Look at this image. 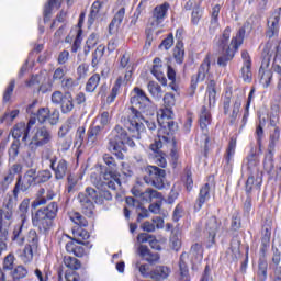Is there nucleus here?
I'll use <instances>...</instances> for the list:
<instances>
[{
    "instance_id": "obj_1",
    "label": "nucleus",
    "mask_w": 281,
    "mask_h": 281,
    "mask_svg": "<svg viewBox=\"0 0 281 281\" xmlns=\"http://www.w3.org/2000/svg\"><path fill=\"white\" fill-rule=\"evenodd\" d=\"M132 106L130 108V113L127 115V120L124 122V127L128 131L130 136L135 139H139V135L144 133V115L142 113H147L148 109H150V98L139 87H134L132 90V97L130 99Z\"/></svg>"
},
{
    "instance_id": "obj_2",
    "label": "nucleus",
    "mask_w": 281,
    "mask_h": 281,
    "mask_svg": "<svg viewBox=\"0 0 281 281\" xmlns=\"http://www.w3.org/2000/svg\"><path fill=\"white\" fill-rule=\"evenodd\" d=\"M247 27H249V22H246L236 33V36L232 37V26H226L222 34L217 37V47L222 49V56L217 58L218 67H225L227 63L234 60V56L243 43H245V34H247ZM229 38L231 43H229Z\"/></svg>"
},
{
    "instance_id": "obj_3",
    "label": "nucleus",
    "mask_w": 281,
    "mask_h": 281,
    "mask_svg": "<svg viewBox=\"0 0 281 281\" xmlns=\"http://www.w3.org/2000/svg\"><path fill=\"white\" fill-rule=\"evenodd\" d=\"M164 115H166V112H160V127L158 128L154 143L149 145V149L153 153L151 159H154V164L159 168H166L168 166L166 154L161 151V148H164V144H170L172 135L178 128L177 124L172 123V121L168 122V119H164Z\"/></svg>"
},
{
    "instance_id": "obj_4",
    "label": "nucleus",
    "mask_w": 281,
    "mask_h": 281,
    "mask_svg": "<svg viewBox=\"0 0 281 281\" xmlns=\"http://www.w3.org/2000/svg\"><path fill=\"white\" fill-rule=\"evenodd\" d=\"M103 164H97L94 171L90 175V181L97 188H102V186H108L110 190H117V186L121 184L117 178V160L111 154L102 155ZM117 183V184H116Z\"/></svg>"
},
{
    "instance_id": "obj_5",
    "label": "nucleus",
    "mask_w": 281,
    "mask_h": 281,
    "mask_svg": "<svg viewBox=\"0 0 281 281\" xmlns=\"http://www.w3.org/2000/svg\"><path fill=\"white\" fill-rule=\"evenodd\" d=\"M259 164L260 160H258V156H256V154H250L247 157L248 179L245 183L246 200L243 204L244 216H249V214H251V210H254L251 192H254V190L260 192V188H262V173H260V168L258 167Z\"/></svg>"
},
{
    "instance_id": "obj_6",
    "label": "nucleus",
    "mask_w": 281,
    "mask_h": 281,
    "mask_svg": "<svg viewBox=\"0 0 281 281\" xmlns=\"http://www.w3.org/2000/svg\"><path fill=\"white\" fill-rule=\"evenodd\" d=\"M60 206L58 202H50L46 206H42L32 215V225L44 236H48L55 227V221L58 218Z\"/></svg>"
},
{
    "instance_id": "obj_7",
    "label": "nucleus",
    "mask_w": 281,
    "mask_h": 281,
    "mask_svg": "<svg viewBox=\"0 0 281 281\" xmlns=\"http://www.w3.org/2000/svg\"><path fill=\"white\" fill-rule=\"evenodd\" d=\"M50 179L52 171L49 169L40 170L37 173L36 169H29L23 176H18L12 194L14 199H19V194H21V192H27L32 186L47 183Z\"/></svg>"
},
{
    "instance_id": "obj_8",
    "label": "nucleus",
    "mask_w": 281,
    "mask_h": 281,
    "mask_svg": "<svg viewBox=\"0 0 281 281\" xmlns=\"http://www.w3.org/2000/svg\"><path fill=\"white\" fill-rule=\"evenodd\" d=\"M126 144L128 146H135V142L131 139L128 133L121 125H116L108 139V150L113 153L119 161H123L124 153L126 150Z\"/></svg>"
},
{
    "instance_id": "obj_9",
    "label": "nucleus",
    "mask_w": 281,
    "mask_h": 281,
    "mask_svg": "<svg viewBox=\"0 0 281 281\" xmlns=\"http://www.w3.org/2000/svg\"><path fill=\"white\" fill-rule=\"evenodd\" d=\"M222 104L224 115H228L229 125H236L238 122V114L240 113V108L243 106V97H240V94H234L232 92V88H228L225 91Z\"/></svg>"
},
{
    "instance_id": "obj_10",
    "label": "nucleus",
    "mask_w": 281,
    "mask_h": 281,
    "mask_svg": "<svg viewBox=\"0 0 281 281\" xmlns=\"http://www.w3.org/2000/svg\"><path fill=\"white\" fill-rule=\"evenodd\" d=\"M133 78V70H126L124 77L119 76L116 80L114 81L110 93L106 95V91L109 89V86L106 83L101 85L99 88L98 95L100 98H105L106 104H113L115 102L117 95L122 93V87H126L131 82V79Z\"/></svg>"
},
{
    "instance_id": "obj_11",
    "label": "nucleus",
    "mask_w": 281,
    "mask_h": 281,
    "mask_svg": "<svg viewBox=\"0 0 281 281\" xmlns=\"http://www.w3.org/2000/svg\"><path fill=\"white\" fill-rule=\"evenodd\" d=\"M271 56H273V42L268 41L261 53V66L259 68V82L267 89L273 80V71L271 70Z\"/></svg>"
},
{
    "instance_id": "obj_12",
    "label": "nucleus",
    "mask_w": 281,
    "mask_h": 281,
    "mask_svg": "<svg viewBox=\"0 0 281 281\" xmlns=\"http://www.w3.org/2000/svg\"><path fill=\"white\" fill-rule=\"evenodd\" d=\"M52 139H54V135L49 127L44 125L35 128L27 145L29 155H36V150L44 146H49Z\"/></svg>"
},
{
    "instance_id": "obj_13",
    "label": "nucleus",
    "mask_w": 281,
    "mask_h": 281,
    "mask_svg": "<svg viewBox=\"0 0 281 281\" xmlns=\"http://www.w3.org/2000/svg\"><path fill=\"white\" fill-rule=\"evenodd\" d=\"M69 216L70 221L75 223V226L71 229L72 237L68 236V238L77 243H87L86 240L91 238V234H89V231L85 228L89 227V221H87V217L82 216V214L78 212H71Z\"/></svg>"
},
{
    "instance_id": "obj_14",
    "label": "nucleus",
    "mask_w": 281,
    "mask_h": 281,
    "mask_svg": "<svg viewBox=\"0 0 281 281\" xmlns=\"http://www.w3.org/2000/svg\"><path fill=\"white\" fill-rule=\"evenodd\" d=\"M198 124L202 131L204 139V157L210 153V126L212 125V111L210 108L202 105L198 113Z\"/></svg>"
},
{
    "instance_id": "obj_15",
    "label": "nucleus",
    "mask_w": 281,
    "mask_h": 281,
    "mask_svg": "<svg viewBox=\"0 0 281 281\" xmlns=\"http://www.w3.org/2000/svg\"><path fill=\"white\" fill-rule=\"evenodd\" d=\"M144 181L147 186H153L156 190L166 188V171L157 166L149 165L145 168Z\"/></svg>"
},
{
    "instance_id": "obj_16",
    "label": "nucleus",
    "mask_w": 281,
    "mask_h": 281,
    "mask_svg": "<svg viewBox=\"0 0 281 281\" xmlns=\"http://www.w3.org/2000/svg\"><path fill=\"white\" fill-rule=\"evenodd\" d=\"M50 102L56 106H60V111L64 115L74 111V95L69 91L63 92L55 90L50 95Z\"/></svg>"
},
{
    "instance_id": "obj_17",
    "label": "nucleus",
    "mask_w": 281,
    "mask_h": 281,
    "mask_svg": "<svg viewBox=\"0 0 281 281\" xmlns=\"http://www.w3.org/2000/svg\"><path fill=\"white\" fill-rule=\"evenodd\" d=\"M210 69H212V53H207L201 63L196 76L191 77V89L196 91V87L199 82H203L205 78H207V74H210Z\"/></svg>"
},
{
    "instance_id": "obj_18",
    "label": "nucleus",
    "mask_w": 281,
    "mask_h": 281,
    "mask_svg": "<svg viewBox=\"0 0 281 281\" xmlns=\"http://www.w3.org/2000/svg\"><path fill=\"white\" fill-rule=\"evenodd\" d=\"M34 115L33 119H35V123L36 120L40 124L48 122L50 126H56L60 120V111H58V109L50 111L49 108H40Z\"/></svg>"
},
{
    "instance_id": "obj_19",
    "label": "nucleus",
    "mask_w": 281,
    "mask_h": 281,
    "mask_svg": "<svg viewBox=\"0 0 281 281\" xmlns=\"http://www.w3.org/2000/svg\"><path fill=\"white\" fill-rule=\"evenodd\" d=\"M280 24H281V7L273 10L270 13L267 20V38H273L274 36H279L280 34Z\"/></svg>"
},
{
    "instance_id": "obj_20",
    "label": "nucleus",
    "mask_w": 281,
    "mask_h": 281,
    "mask_svg": "<svg viewBox=\"0 0 281 281\" xmlns=\"http://www.w3.org/2000/svg\"><path fill=\"white\" fill-rule=\"evenodd\" d=\"M36 124V119H30L27 124L21 122L16 123L11 130V135L15 142H27V137H30V131H32V126Z\"/></svg>"
},
{
    "instance_id": "obj_21",
    "label": "nucleus",
    "mask_w": 281,
    "mask_h": 281,
    "mask_svg": "<svg viewBox=\"0 0 281 281\" xmlns=\"http://www.w3.org/2000/svg\"><path fill=\"white\" fill-rule=\"evenodd\" d=\"M273 227V221L271 217H266L261 225V256H267L269 247H271V232Z\"/></svg>"
},
{
    "instance_id": "obj_22",
    "label": "nucleus",
    "mask_w": 281,
    "mask_h": 281,
    "mask_svg": "<svg viewBox=\"0 0 281 281\" xmlns=\"http://www.w3.org/2000/svg\"><path fill=\"white\" fill-rule=\"evenodd\" d=\"M164 104H165V108L162 109H159L158 112H157V122L159 124V119L161 117V113H165L162 114V117L165 120H168V122H172V124H177V122H175V120H172V106H175V104H177V99H175V94L170 93V92H167L164 97Z\"/></svg>"
},
{
    "instance_id": "obj_23",
    "label": "nucleus",
    "mask_w": 281,
    "mask_h": 281,
    "mask_svg": "<svg viewBox=\"0 0 281 281\" xmlns=\"http://www.w3.org/2000/svg\"><path fill=\"white\" fill-rule=\"evenodd\" d=\"M91 247H93V245L89 241H76L71 239L66 243L65 249L67 254H72L76 258H85V256H87V251H89Z\"/></svg>"
},
{
    "instance_id": "obj_24",
    "label": "nucleus",
    "mask_w": 281,
    "mask_h": 281,
    "mask_svg": "<svg viewBox=\"0 0 281 281\" xmlns=\"http://www.w3.org/2000/svg\"><path fill=\"white\" fill-rule=\"evenodd\" d=\"M137 243L140 245L148 243L150 249H154L155 251H162L164 245H166V238L157 239L155 235H150L148 233H139L137 235Z\"/></svg>"
},
{
    "instance_id": "obj_25",
    "label": "nucleus",
    "mask_w": 281,
    "mask_h": 281,
    "mask_svg": "<svg viewBox=\"0 0 281 281\" xmlns=\"http://www.w3.org/2000/svg\"><path fill=\"white\" fill-rule=\"evenodd\" d=\"M168 10H170V3L164 2L154 8L151 12V26L159 27L164 21L168 18Z\"/></svg>"
},
{
    "instance_id": "obj_26",
    "label": "nucleus",
    "mask_w": 281,
    "mask_h": 281,
    "mask_svg": "<svg viewBox=\"0 0 281 281\" xmlns=\"http://www.w3.org/2000/svg\"><path fill=\"white\" fill-rule=\"evenodd\" d=\"M14 201H19V198L15 199L14 195H9L7 200H4L2 204V209H0V226L5 227V224L3 223V216L5 221H12V217L14 216Z\"/></svg>"
},
{
    "instance_id": "obj_27",
    "label": "nucleus",
    "mask_w": 281,
    "mask_h": 281,
    "mask_svg": "<svg viewBox=\"0 0 281 281\" xmlns=\"http://www.w3.org/2000/svg\"><path fill=\"white\" fill-rule=\"evenodd\" d=\"M188 260H190V255L183 251L180 255L179 262H178V272L177 278L178 281H192V277L190 276V268L188 267Z\"/></svg>"
},
{
    "instance_id": "obj_28",
    "label": "nucleus",
    "mask_w": 281,
    "mask_h": 281,
    "mask_svg": "<svg viewBox=\"0 0 281 281\" xmlns=\"http://www.w3.org/2000/svg\"><path fill=\"white\" fill-rule=\"evenodd\" d=\"M137 254L140 258L148 262V265H157L161 260V255L159 252H153L148 246L140 244L137 247Z\"/></svg>"
},
{
    "instance_id": "obj_29",
    "label": "nucleus",
    "mask_w": 281,
    "mask_h": 281,
    "mask_svg": "<svg viewBox=\"0 0 281 281\" xmlns=\"http://www.w3.org/2000/svg\"><path fill=\"white\" fill-rule=\"evenodd\" d=\"M56 199V192L52 189L45 191V188H41L36 193V199L32 202V207H41V205H47L49 201Z\"/></svg>"
},
{
    "instance_id": "obj_30",
    "label": "nucleus",
    "mask_w": 281,
    "mask_h": 281,
    "mask_svg": "<svg viewBox=\"0 0 281 281\" xmlns=\"http://www.w3.org/2000/svg\"><path fill=\"white\" fill-rule=\"evenodd\" d=\"M49 168L53 170L57 181L65 179L67 172H69V164L65 159H59L58 161L53 160L52 164H49Z\"/></svg>"
},
{
    "instance_id": "obj_31",
    "label": "nucleus",
    "mask_w": 281,
    "mask_h": 281,
    "mask_svg": "<svg viewBox=\"0 0 281 281\" xmlns=\"http://www.w3.org/2000/svg\"><path fill=\"white\" fill-rule=\"evenodd\" d=\"M63 265L64 267H66V269H68L65 272V280H67V273H75L76 276H80L78 272H76L82 268V262L80 261V259L66 255L63 258Z\"/></svg>"
},
{
    "instance_id": "obj_32",
    "label": "nucleus",
    "mask_w": 281,
    "mask_h": 281,
    "mask_svg": "<svg viewBox=\"0 0 281 281\" xmlns=\"http://www.w3.org/2000/svg\"><path fill=\"white\" fill-rule=\"evenodd\" d=\"M210 190H211L210 183H205L200 188V192L193 205L194 212H201V210H203V205H205V203L210 201L211 199Z\"/></svg>"
},
{
    "instance_id": "obj_33",
    "label": "nucleus",
    "mask_w": 281,
    "mask_h": 281,
    "mask_svg": "<svg viewBox=\"0 0 281 281\" xmlns=\"http://www.w3.org/2000/svg\"><path fill=\"white\" fill-rule=\"evenodd\" d=\"M221 227V222H218V218L213 215L211 216L206 222V232L209 234V243L211 245L216 244V234L218 233V229Z\"/></svg>"
},
{
    "instance_id": "obj_34",
    "label": "nucleus",
    "mask_w": 281,
    "mask_h": 281,
    "mask_svg": "<svg viewBox=\"0 0 281 281\" xmlns=\"http://www.w3.org/2000/svg\"><path fill=\"white\" fill-rule=\"evenodd\" d=\"M154 65L151 68V74L154 77H156V80L162 85V87H166L168 85V79H166V75L164 74V65L161 64V58L156 57L153 60Z\"/></svg>"
},
{
    "instance_id": "obj_35",
    "label": "nucleus",
    "mask_w": 281,
    "mask_h": 281,
    "mask_svg": "<svg viewBox=\"0 0 281 281\" xmlns=\"http://www.w3.org/2000/svg\"><path fill=\"white\" fill-rule=\"evenodd\" d=\"M234 155H236V137L232 136L224 154V161L227 168L234 166Z\"/></svg>"
},
{
    "instance_id": "obj_36",
    "label": "nucleus",
    "mask_w": 281,
    "mask_h": 281,
    "mask_svg": "<svg viewBox=\"0 0 281 281\" xmlns=\"http://www.w3.org/2000/svg\"><path fill=\"white\" fill-rule=\"evenodd\" d=\"M78 200L81 205V212L86 216H93V211L95 210V204H93V201L89 200L85 193H79Z\"/></svg>"
},
{
    "instance_id": "obj_37",
    "label": "nucleus",
    "mask_w": 281,
    "mask_h": 281,
    "mask_svg": "<svg viewBox=\"0 0 281 281\" xmlns=\"http://www.w3.org/2000/svg\"><path fill=\"white\" fill-rule=\"evenodd\" d=\"M276 55L272 63V70L278 74L279 80L277 83L278 91H281V46H276Z\"/></svg>"
},
{
    "instance_id": "obj_38",
    "label": "nucleus",
    "mask_w": 281,
    "mask_h": 281,
    "mask_svg": "<svg viewBox=\"0 0 281 281\" xmlns=\"http://www.w3.org/2000/svg\"><path fill=\"white\" fill-rule=\"evenodd\" d=\"M102 133V126L95 125L90 126L87 132V145L88 146H98V139Z\"/></svg>"
},
{
    "instance_id": "obj_39",
    "label": "nucleus",
    "mask_w": 281,
    "mask_h": 281,
    "mask_svg": "<svg viewBox=\"0 0 281 281\" xmlns=\"http://www.w3.org/2000/svg\"><path fill=\"white\" fill-rule=\"evenodd\" d=\"M23 227H25V222H21L13 227L11 240L16 243V245H25V235H23Z\"/></svg>"
},
{
    "instance_id": "obj_40",
    "label": "nucleus",
    "mask_w": 281,
    "mask_h": 281,
    "mask_svg": "<svg viewBox=\"0 0 281 281\" xmlns=\"http://www.w3.org/2000/svg\"><path fill=\"white\" fill-rule=\"evenodd\" d=\"M221 14V4H215L211 10V21L209 26L210 34H214L218 29V15Z\"/></svg>"
},
{
    "instance_id": "obj_41",
    "label": "nucleus",
    "mask_w": 281,
    "mask_h": 281,
    "mask_svg": "<svg viewBox=\"0 0 281 281\" xmlns=\"http://www.w3.org/2000/svg\"><path fill=\"white\" fill-rule=\"evenodd\" d=\"M170 276V268L166 266H157L154 270L149 271L151 280H166Z\"/></svg>"
},
{
    "instance_id": "obj_42",
    "label": "nucleus",
    "mask_w": 281,
    "mask_h": 281,
    "mask_svg": "<svg viewBox=\"0 0 281 281\" xmlns=\"http://www.w3.org/2000/svg\"><path fill=\"white\" fill-rule=\"evenodd\" d=\"M101 80H102V77L98 72H94L92 76H90L86 82V87H85L86 93H93L95 89L100 87Z\"/></svg>"
},
{
    "instance_id": "obj_43",
    "label": "nucleus",
    "mask_w": 281,
    "mask_h": 281,
    "mask_svg": "<svg viewBox=\"0 0 281 281\" xmlns=\"http://www.w3.org/2000/svg\"><path fill=\"white\" fill-rule=\"evenodd\" d=\"M60 5H63V0H48V2L44 7V23L50 21L54 8H57L58 10Z\"/></svg>"
},
{
    "instance_id": "obj_44",
    "label": "nucleus",
    "mask_w": 281,
    "mask_h": 281,
    "mask_svg": "<svg viewBox=\"0 0 281 281\" xmlns=\"http://www.w3.org/2000/svg\"><path fill=\"white\" fill-rule=\"evenodd\" d=\"M172 57L178 65H183V61L186 60V45L176 43L172 49Z\"/></svg>"
},
{
    "instance_id": "obj_45",
    "label": "nucleus",
    "mask_w": 281,
    "mask_h": 281,
    "mask_svg": "<svg viewBox=\"0 0 281 281\" xmlns=\"http://www.w3.org/2000/svg\"><path fill=\"white\" fill-rule=\"evenodd\" d=\"M206 95L209 98V109L216 104V80L211 79L206 86Z\"/></svg>"
},
{
    "instance_id": "obj_46",
    "label": "nucleus",
    "mask_w": 281,
    "mask_h": 281,
    "mask_svg": "<svg viewBox=\"0 0 281 281\" xmlns=\"http://www.w3.org/2000/svg\"><path fill=\"white\" fill-rule=\"evenodd\" d=\"M203 245L195 243L191 246L188 256H191V262H198L203 260Z\"/></svg>"
},
{
    "instance_id": "obj_47",
    "label": "nucleus",
    "mask_w": 281,
    "mask_h": 281,
    "mask_svg": "<svg viewBox=\"0 0 281 281\" xmlns=\"http://www.w3.org/2000/svg\"><path fill=\"white\" fill-rule=\"evenodd\" d=\"M124 16H126V8H121L113 16L112 21L109 24L110 32H113L115 27H120L122 25V21H124Z\"/></svg>"
},
{
    "instance_id": "obj_48",
    "label": "nucleus",
    "mask_w": 281,
    "mask_h": 281,
    "mask_svg": "<svg viewBox=\"0 0 281 281\" xmlns=\"http://www.w3.org/2000/svg\"><path fill=\"white\" fill-rule=\"evenodd\" d=\"M268 270H269V262H267V256H262V258H259V261H258L257 276L259 280L267 281Z\"/></svg>"
},
{
    "instance_id": "obj_49",
    "label": "nucleus",
    "mask_w": 281,
    "mask_h": 281,
    "mask_svg": "<svg viewBox=\"0 0 281 281\" xmlns=\"http://www.w3.org/2000/svg\"><path fill=\"white\" fill-rule=\"evenodd\" d=\"M104 52H106V47L104 45H99L92 54L91 66L93 69L98 68L102 58H104Z\"/></svg>"
},
{
    "instance_id": "obj_50",
    "label": "nucleus",
    "mask_w": 281,
    "mask_h": 281,
    "mask_svg": "<svg viewBox=\"0 0 281 281\" xmlns=\"http://www.w3.org/2000/svg\"><path fill=\"white\" fill-rule=\"evenodd\" d=\"M147 90L153 98H156V100H161L164 90H161V86H159L157 81H149L147 85Z\"/></svg>"
},
{
    "instance_id": "obj_51",
    "label": "nucleus",
    "mask_w": 281,
    "mask_h": 281,
    "mask_svg": "<svg viewBox=\"0 0 281 281\" xmlns=\"http://www.w3.org/2000/svg\"><path fill=\"white\" fill-rule=\"evenodd\" d=\"M24 238L27 246L38 249L40 238L36 229H30Z\"/></svg>"
},
{
    "instance_id": "obj_52",
    "label": "nucleus",
    "mask_w": 281,
    "mask_h": 281,
    "mask_svg": "<svg viewBox=\"0 0 281 281\" xmlns=\"http://www.w3.org/2000/svg\"><path fill=\"white\" fill-rule=\"evenodd\" d=\"M8 226L0 225V257L2 256L3 251L8 249V236H9Z\"/></svg>"
},
{
    "instance_id": "obj_53",
    "label": "nucleus",
    "mask_w": 281,
    "mask_h": 281,
    "mask_svg": "<svg viewBox=\"0 0 281 281\" xmlns=\"http://www.w3.org/2000/svg\"><path fill=\"white\" fill-rule=\"evenodd\" d=\"M98 45V35L92 33L86 41V45L83 46L85 56H89V53Z\"/></svg>"
},
{
    "instance_id": "obj_54",
    "label": "nucleus",
    "mask_w": 281,
    "mask_h": 281,
    "mask_svg": "<svg viewBox=\"0 0 281 281\" xmlns=\"http://www.w3.org/2000/svg\"><path fill=\"white\" fill-rule=\"evenodd\" d=\"M243 227V217H240V212L236 211L231 217V229L232 232H238Z\"/></svg>"
},
{
    "instance_id": "obj_55",
    "label": "nucleus",
    "mask_w": 281,
    "mask_h": 281,
    "mask_svg": "<svg viewBox=\"0 0 281 281\" xmlns=\"http://www.w3.org/2000/svg\"><path fill=\"white\" fill-rule=\"evenodd\" d=\"M274 127L272 131H270L269 135V146L270 148H276V144L280 142V135H281V128L280 126H272Z\"/></svg>"
},
{
    "instance_id": "obj_56",
    "label": "nucleus",
    "mask_w": 281,
    "mask_h": 281,
    "mask_svg": "<svg viewBox=\"0 0 281 281\" xmlns=\"http://www.w3.org/2000/svg\"><path fill=\"white\" fill-rule=\"evenodd\" d=\"M271 251L272 262L273 265H276V267H279L281 262V241H279L278 244H272Z\"/></svg>"
},
{
    "instance_id": "obj_57",
    "label": "nucleus",
    "mask_w": 281,
    "mask_h": 281,
    "mask_svg": "<svg viewBox=\"0 0 281 281\" xmlns=\"http://www.w3.org/2000/svg\"><path fill=\"white\" fill-rule=\"evenodd\" d=\"M14 260H16V258L14 257V254L10 252L9 255H7L2 262L3 271H13Z\"/></svg>"
},
{
    "instance_id": "obj_58",
    "label": "nucleus",
    "mask_w": 281,
    "mask_h": 281,
    "mask_svg": "<svg viewBox=\"0 0 281 281\" xmlns=\"http://www.w3.org/2000/svg\"><path fill=\"white\" fill-rule=\"evenodd\" d=\"M81 45H82V29H78L76 37L70 48L71 54H78V49H80Z\"/></svg>"
},
{
    "instance_id": "obj_59",
    "label": "nucleus",
    "mask_w": 281,
    "mask_h": 281,
    "mask_svg": "<svg viewBox=\"0 0 281 281\" xmlns=\"http://www.w3.org/2000/svg\"><path fill=\"white\" fill-rule=\"evenodd\" d=\"M86 135H87V127L79 126L75 134V146H82V144H85Z\"/></svg>"
},
{
    "instance_id": "obj_60",
    "label": "nucleus",
    "mask_w": 281,
    "mask_h": 281,
    "mask_svg": "<svg viewBox=\"0 0 281 281\" xmlns=\"http://www.w3.org/2000/svg\"><path fill=\"white\" fill-rule=\"evenodd\" d=\"M83 195L89 200L92 201L93 203H97L99 205L100 203V192H98L95 189L88 187L86 188V192L83 193Z\"/></svg>"
},
{
    "instance_id": "obj_61",
    "label": "nucleus",
    "mask_w": 281,
    "mask_h": 281,
    "mask_svg": "<svg viewBox=\"0 0 281 281\" xmlns=\"http://www.w3.org/2000/svg\"><path fill=\"white\" fill-rule=\"evenodd\" d=\"M202 19H203V9H201V7H194L191 12L192 25H199Z\"/></svg>"
},
{
    "instance_id": "obj_62",
    "label": "nucleus",
    "mask_w": 281,
    "mask_h": 281,
    "mask_svg": "<svg viewBox=\"0 0 281 281\" xmlns=\"http://www.w3.org/2000/svg\"><path fill=\"white\" fill-rule=\"evenodd\" d=\"M13 280H23V278H27V268L23 266H16L12 271Z\"/></svg>"
},
{
    "instance_id": "obj_63",
    "label": "nucleus",
    "mask_w": 281,
    "mask_h": 281,
    "mask_svg": "<svg viewBox=\"0 0 281 281\" xmlns=\"http://www.w3.org/2000/svg\"><path fill=\"white\" fill-rule=\"evenodd\" d=\"M38 248H34L33 246L25 245L21 258L23 262H30L32 258H34V251H36Z\"/></svg>"
},
{
    "instance_id": "obj_64",
    "label": "nucleus",
    "mask_w": 281,
    "mask_h": 281,
    "mask_svg": "<svg viewBox=\"0 0 281 281\" xmlns=\"http://www.w3.org/2000/svg\"><path fill=\"white\" fill-rule=\"evenodd\" d=\"M241 78L244 82H251L254 74L251 72V64H246L241 67Z\"/></svg>"
}]
</instances>
